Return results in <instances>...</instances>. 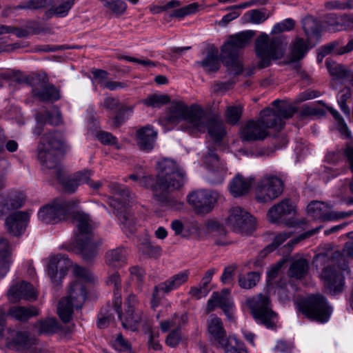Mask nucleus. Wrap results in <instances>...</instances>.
Listing matches in <instances>:
<instances>
[{
  "instance_id": "nucleus-23",
  "label": "nucleus",
  "mask_w": 353,
  "mask_h": 353,
  "mask_svg": "<svg viewBox=\"0 0 353 353\" xmlns=\"http://www.w3.org/2000/svg\"><path fill=\"white\" fill-rule=\"evenodd\" d=\"M8 334L5 344L10 349L24 350L34 343V339L27 332L16 331L9 328Z\"/></svg>"
},
{
  "instance_id": "nucleus-33",
  "label": "nucleus",
  "mask_w": 353,
  "mask_h": 353,
  "mask_svg": "<svg viewBox=\"0 0 353 353\" xmlns=\"http://www.w3.org/2000/svg\"><path fill=\"white\" fill-rule=\"evenodd\" d=\"M309 270L308 261L302 257L292 259L289 268L288 274L290 277L301 279L304 278Z\"/></svg>"
},
{
  "instance_id": "nucleus-32",
  "label": "nucleus",
  "mask_w": 353,
  "mask_h": 353,
  "mask_svg": "<svg viewBox=\"0 0 353 353\" xmlns=\"http://www.w3.org/2000/svg\"><path fill=\"white\" fill-rule=\"evenodd\" d=\"M10 245L7 239L0 238V277H3L9 271L11 263Z\"/></svg>"
},
{
  "instance_id": "nucleus-47",
  "label": "nucleus",
  "mask_w": 353,
  "mask_h": 353,
  "mask_svg": "<svg viewBox=\"0 0 353 353\" xmlns=\"http://www.w3.org/2000/svg\"><path fill=\"white\" fill-rule=\"evenodd\" d=\"M133 106H122L121 107L117 114L111 118V125L114 128H119L122 125L126 120L128 119L129 115H127L128 112H132Z\"/></svg>"
},
{
  "instance_id": "nucleus-14",
  "label": "nucleus",
  "mask_w": 353,
  "mask_h": 353,
  "mask_svg": "<svg viewBox=\"0 0 353 353\" xmlns=\"http://www.w3.org/2000/svg\"><path fill=\"white\" fill-rule=\"evenodd\" d=\"M299 310L308 319L321 323L327 322L332 312L325 299L320 294L309 296L299 304Z\"/></svg>"
},
{
  "instance_id": "nucleus-29",
  "label": "nucleus",
  "mask_w": 353,
  "mask_h": 353,
  "mask_svg": "<svg viewBox=\"0 0 353 353\" xmlns=\"http://www.w3.org/2000/svg\"><path fill=\"white\" fill-rule=\"evenodd\" d=\"M323 56L334 52L336 55H343L353 51V37L348 40L346 45H343L342 39H337L324 46L321 48Z\"/></svg>"
},
{
  "instance_id": "nucleus-57",
  "label": "nucleus",
  "mask_w": 353,
  "mask_h": 353,
  "mask_svg": "<svg viewBox=\"0 0 353 353\" xmlns=\"http://www.w3.org/2000/svg\"><path fill=\"white\" fill-rule=\"evenodd\" d=\"M290 236L291 234L289 232H283L275 236L272 243L265 248L264 252H265V253L272 252L276 248L279 246L282 243L290 238Z\"/></svg>"
},
{
  "instance_id": "nucleus-4",
  "label": "nucleus",
  "mask_w": 353,
  "mask_h": 353,
  "mask_svg": "<svg viewBox=\"0 0 353 353\" xmlns=\"http://www.w3.org/2000/svg\"><path fill=\"white\" fill-rule=\"evenodd\" d=\"M73 273L76 279L70 283L67 296L59 301L57 306L58 314L65 323L70 321L74 308L82 307L87 297L85 283L92 281L93 278L88 270L77 265L73 267Z\"/></svg>"
},
{
  "instance_id": "nucleus-19",
  "label": "nucleus",
  "mask_w": 353,
  "mask_h": 353,
  "mask_svg": "<svg viewBox=\"0 0 353 353\" xmlns=\"http://www.w3.org/2000/svg\"><path fill=\"white\" fill-rule=\"evenodd\" d=\"M307 210L308 214L312 218L323 221L339 220L350 217L353 214L352 211L347 212L332 211L331 207L328 204L317 201L310 202Z\"/></svg>"
},
{
  "instance_id": "nucleus-31",
  "label": "nucleus",
  "mask_w": 353,
  "mask_h": 353,
  "mask_svg": "<svg viewBox=\"0 0 353 353\" xmlns=\"http://www.w3.org/2000/svg\"><path fill=\"white\" fill-rule=\"evenodd\" d=\"M74 3V0H54L53 4L50 9L46 12V16L48 19L56 16L57 17H64L72 8Z\"/></svg>"
},
{
  "instance_id": "nucleus-28",
  "label": "nucleus",
  "mask_w": 353,
  "mask_h": 353,
  "mask_svg": "<svg viewBox=\"0 0 353 353\" xmlns=\"http://www.w3.org/2000/svg\"><path fill=\"white\" fill-rule=\"evenodd\" d=\"M189 276V271L184 270L172 275L163 282L160 283L163 292L164 294H169L172 291L177 290L188 281Z\"/></svg>"
},
{
  "instance_id": "nucleus-40",
  "label": "nucleus",
  "mask_w": 353,
  "mask_h": 353,
  "mask_svg": "<svg viewBox=\"0 0 353 353\" xmlns=\"http://www.w3.org/2000/svg\"><path fill=\"white\" fill-rule=\"evenodd\" d=\"M33 94L42 101H53L59 99L58 90L53 85H48L42 88H34Z\"/></svg>"
},
{
  "instance_id": "nucleus-64",
  "label": "nucleus",
  "mask_w": 353,
  "mask_h": 353,
  "mask_svg": "<svg viewBox=\"0 0 353 353\" xmlns=\"http://www.w3.org/2000/svg\"><path fill=\"white\" fill-rule=\"evenodd\" d=\"M180 339V330L175 328L168 334L165 341L168 345L174 347L179 344Z\"/></svg>"
},
{
  "instance_id": "nucleus-21",
  "label": "nucleus",
  "mask_w": 353,
  "mask_h": 353,
  "mask_svg": "<svg viewBox=\"0 0 353 353\" xmlns=\"http://www.w3.org/2000/svg\"><path fill=\"white\" fill-rule=\"evenodd\" d=\"M29 220V213L17 211L6 217L5 225L10 234L18 236L24 232Z\"/></svg>"
},
{
  "instance_id": "nucleus-13",
  "label": "nucleus",
  "mask_w": 353,
  "mask_h": 353,
  "mask_svg": "<svg viewBox=\"0 0 353 353\" xmlns=\"http://www.w3.org/2000/svg\"><path fill=\"white\" fill-rule=\"evenodd\" d=\"M77 204L78 202L76 201L57 199L52 203L40 208L38 218L46 224L57 223L65 219L69 212Z\"/></svg>"
},
{
  "instance_id": "nucleus-18",
  "label": "nucleus",
  "mask_w": 353,
  "mask_h": 353,
  "mask_svg": "<svg viewBox=\"0 0 353 353\" xmlns=\"http://www.w3.org/2000/svg\"><path fill=\"white\" fill-rule=\"evenodd\" d=\"M215 151L216 148L214 146L208 148L204 156V163L210 171L208 180L213 184H219L224 180L227 168L225 163L220 160Z\"/></svg>"
},
{
  "instance_id": "nucleus-50",
  "label": "nucleus",
  "mask_w": 353,
  "mask_h": 353,
  "mask_svg": "<svg viewBox=\"0 0 353 353\" xmlns=\"http://www.w3.org/2000/svg\"><path fill=\"white\" fill-rule=\"evenodd\" d=\"M57 178L61 184L63 190L69 193H73L76 191L78 186L79 185L78 182L76 181L74 174L72 176L62 177L59 172L57 173Z\"/></svg>"
},
{
  "instance_id": "nucleus-9",
  "label": "nucleus",
  "mask_w": 353,
  "mask_h": 353,
  "mask_svg": "<svg viewBox=\"0 0 353 353\" xmlns=\"http://www.w3.org/2000/svg\"><path fill=\"white\" fill-rule=\"evenodd\" d=\"M109 188L112 194V196L109 198V204L114 209L122 230L126 235L133 234L137 230V223L127 208L131 196L129 190L118 183H110Z\"/></svg>"
},
{
  "instance_id": "nucleus-36",
  "label": "nucleus",
  "mask_w": 353,
  "mask_h": 353,
  "mask_svg": "<svg viewBox=\"0 0 353 353\" xmlns=\"http://www.w3.org/2000/svg\"><path fill=\"white\" fill-rule=\"evenodd\" d=\"M303 29L307 41L315 39L319 40L321 36V27L318 21L312 17H306L302 20Z\"/></svg>"
},
{
  "instance_id": "nucleus-54",
  "label": "nucleus",
  "mask_w": 353,
  "mask_h": 353,
  "mask_svg": "<svg viewBox=\"0 0 353 353\" xmlns=\"http://www.w3.org/2000/svg\"><path fill=\"white\" fill-rule=\"evenodd\" d=\"M129 179L137 181L140 186L150 188L154 192V178L150 175L140 176L137 174H132Z\"/></svg>"
},
{
  "instance_id": "nucleus-44",
  "label": "nucleus",
  "mask_w": 353,
  "mask_h": 353,
  "mask_svg": "<svg viewBox=\"0 0 353 353\" xmlns=\"http://www.w3.org/2000/svg\"><path fill=\"white\" fill-rule=\"evenodd\" d=\"M36 120L40 124L48 123L51 125H57L61 122V115L59 110L56 108L54 110L53 113L45 111L43 114H37Z\"/></svg>"
},
{
  "instance_id": "nucleus-34",
  "label": "nucleus",
  "mask_w": 353,
  "mask_h": 353,
  "mask_svg": "<svg viewBox=\"0 0 353 353\" xmlns=\"http://www.w3.org/2000/svg\"><path fill=\"white\" fill-rule=\"evenodd\" d=\"M196 64L203 68L206 73L211 74L217 72L221 63L218 59V52L216 50H210L205 58L201 61H196Z\"/></svg>"
},
{
  "instance_id": "nucleus-45",
  "label": "nucleus",
  "mask_w": 353,
  "mask_h": 353,
  "mask_svg": "<svg viewBox=\"0 0 353 353\" xmlns=\"http://www.w3.org/2000/svg\"><path fill=\"white\" fill-rule=\"evenodd\" d=\"M352 90L348 87H345L341 90L337 94V102L341 111L347 117L350 115V109L347 105V102L352 99Z\"/></svg>"
},
{
  "instance_id": "nucleus-41",
  "label": "nucleus",
  "mask_w": 353,
  "mask_h": 353,
  "mask_svg": "<svg viewBox=\"0 0 353 353\" xmlns=\"http://www.w3.org/2000/svg\"><path fill=\"white\" fill-rule=\"evenodd\" d=\"M308 50L309 46L303 39L296 38L291 46V61H296L303 59Z\"/></svg>"
},
{
  "instance_id": "nucleus-16",
  "label": "nucleus",
  "mask_w": 353,
  "mask_h": 353,
  "mask_svg": "<svg viewBox=\"0 0 353 353\" xmlns=\"http://www.w3.org/2000/svg\"><path fill=\"white\" fill-rule=\"evenodd\" d=\"M219 197V194L215 191L201 190L190 194L188 202L196 214H205L212 210Z\"/></svg>"
},
{
  "instance_id": "nucleus-37",
  "label": "nucleus",
  "mask_w": 353,
  "mask_h": 353,
  "mask_svg": "<svg viewBox=\"0 0 353 353\" xmlns=\"http://www.w3.org/2000/svg\"><path fill=\"white\" fill-rule=\"evenodd\" d=\"M216 306L220 307L223 311H228V310H233L234 303L230 297L223 298L219 295L218 292H213L210 299L208 301V312H209L214 310Z\"/></svg>"
},
{
  "instance_id": "nucleus-63",
  "label": "nucleus",
  "mask_w": 353,
  "mask_h": 353,
  "mask_svg": "<svg viewBox=\"0 0 353 353\" xmlns=\"http://www.w3.org/2000/svg\"><path fill=\"white\" fill-rule=\"evenodd\" d=\"M341 158L342 152L341 150L339 148L328 151L325 157V161L330 163H336Z\"/></svg>"
},
{
  "instance_id": "nucleus-30",
  "label": "nucleus",
  "mask_w": 353,
  "mask_h": 353,
  "mask_svg": "<svg viewBox=\"0 0 353 353\" xmlns=\"http://www.w3.org/2000/svg\"><path fill=\"white\" fill-rule=\"evenodd\" d=\"M252 183L251 178L237 174L230 183V193L235 197L243 196L249 192Z\"/></svg>"
},
{
  "instance_id": "nucleus-15",
  "label": "nucleus",
  "mask_w": 353,
  "mask_h": 353,
  "mask_svg": "<svg viewBox=\"0 0 353 353\" xmlns=\"http://www.w3.org/2000/svg\"><path fill=\"white\" fill-rule=\"evenodd\" d=\"M283 183L274 175L268 174L261 179L255 188V199L262 203L271 202L283 192Z\"/></svg>"
},
{
  "instance_id": "nucleus-53",
  "label": "nucleus",
  "mask_w": 353,
  "mask_h": 353,
  "mask_svg": "<svg viewBox=\"0 0 353 353\" xmlns=\"http://www.w3.org/2000/svg\"><path fill=\"white\" fill-rule=\"evenodd\" d=\"M198 7L199 4L197 3H190L184 7L174 10V12L170 14V17L179 19L183 18L185 16L196 12Z\"/></svg>"
},
{
  "instance_id": "nucleus-60",
  "label": "nucleus",
  "mask_w": 353,
  "mask_h": 353,
  "mask_svg": "<svg viewBox=\"0 0 353 353\" xmlns=\"http://www.w3.org/2000/svg\"><path fill=\"white\" fill-rule=\"evenodd\" d=\"M114 347L120 352L128 351L130 350V345L128 341H126L121 334H119L114 341Z\"/></svg>"
},
{
  "instance_id": "nucleus-8",
  "label": "nucleus",
  "mask_w": 353,
  "mask_h": 353,
  "mask_svg": "<svg viewBox=\"0 0 353 353\" xmlns=\"http://www.w3.org/2000/svg\"><path fill=\"white\" fill-rule=\"evenodd\" d=\"M76 225L74 243L83 260L91 261L98 254L100 242L93 239L92 225L88 214L77 212L74 215Z\"/></svg>"
},
{
  "instance_id": "nucleus-3",
  "label": "nucleus",
  "mask_w": 353,
  "mask_h": 353,
  "mask_svg": "<svg viewBox=\"0 0 353 353\" xmlns=\"http://www.w3.org/2000/svg\"><path fill=\"white\" fill-rule=\"evenodd\" d=\"M273 108H265L261 111L258 121H249L241 130V138L243 141H262L268 135L269 128L280 130L285 125L284 119L293 116L294 108L287 103L275 100Z\"/></svg>"
},
{
  "instance_id": "nucleus-27",
  "label": "nucleus",
  "mask_w": 353,
  "mask_h": 353,
  "mask_svg": "<svg viewBox=\"0 0 353 353\" xmlns=\"http://www.w3.org/2000/svg\"><path fill=\"white\" fill-rule=\"evenodd\" d=\"M325 65L330 75L333 77L330 83L331 87L333 89H336V85L338 81H343L349 79L350 71L346 70L343 65L336 63L330 59H326Z\"/></svg>"
},
{
  "instance_id": "nucleus-20",
  "label": "nucleus",
  "mask_w": 353,
  "mask_h": 353,
  "mask_svg": "<svg viewBox=\"0 0 353 353\" xmlns=\"http://www.w3.org/2000/svg\"><path fill=\"white\" fill-rule=\"evenodd\" d=\"M71 266V261L65 255L50 256L47 265V272L52 282L58 285Z\"/></svg>"
},
{
  "instance_id": "nucleus-1",
  "label": "nucleus",
  "mask_w": 353,
  "mask_h": 353,
  "mask_svg": "<svg viewBox=\"0 0 353 353\" xmlns=\"http://www.w3.org/2000/svg\"><path fill=\"white\" fill-rule=\"evenodd\" d=\"M181 121H183L182 128L191 134L204 132L208 129L214 141H220L225 134L223 121L212 118L201 106H188L183 101H172L167 114L159 119V123L168 130Z\"/></svg>"
},
{
  "instance_id": "nucleus-26",
  "label": "nucleus",
  "mask_w": 353,
  "mask_h": 353,
  "mask_svg": "<svg viewBox=\"0 0 353 353\" xmlns=\"http://www.w3.org/2000/svg\"><path fill=\"white\" fill-rule=\"evenodd\" d=\"M208 331L218 346L225 345L227 340L230 339L226 336L221 319L214 315H212L208 321Z\"/></svg>"
},
{
  "instance_id": "nucleus-24",
  "label": "nucleus",
  "mask_w": 353,
  "mask_h": 353,
  "mask_svg": "<svg viewBox=\"0 0 353 353\" xmlns=\"http://www.w3.org/2000/svg\"><path fill=\"white\" fill-rule=\"evenodd\" d=\"M10 301L15 303L21 299L30 300L37 297L33 286L26 281L13 285L7 293Z\"/></svg>"
},
{
  "instance_id": "nucleus-56",
  "label": "nucleus",
  "mask_w": 353,
  "mask_h": 353,
  "mask_svg": "<svg viewBox=\"0 0 353 353\" xmlns=\"http://www.w3.org/2000/svg\"><path fill=\"white\" fill-rule=\"evenodd\" d=\"M163 294L160 283L154 287L150 300V306L153 310L160 305Z\"/></svg>"
},
{
  "instance_id": "nucleus-48",
  "label": "nucleus",
  "mask_w": 353,
  "mask_h": 353,
  "mask_svg": "<svg viewBox=\"0 0 353 353\" xmlns=\"http://www.w3.org/2000/svg\"><path fill=\"white\" fill-rule=\"evenodd\" d=\"M170 101V97L167 94H149L143 100V103L147 106L159 108Z\"/></svg>"
},
{
  "instance_id": "nucleus-52",
  "label": "nucleus",
  "mask_w": 353,
  "mask_h": 353,
  "mask_svg": "<svg viewBox=\"0 0 353 353\" xmlns=\"http://www.w3.org/2000/svg\"><path fill=\"white\" fill-rule=\"evenodd\" d=\"M105 7L110 10L113 14L119 16L125 12L127 5L122 0H111L105 2Z\"/></svg>"
},
{
  "instance_id": "nucleus-6",
  "label": "nucleus",
  "mask_w": 353,
  "mask_h": 353,
  "mask_svg": "<svg viewBox=\"0 0 353 353\" xmlns=\"http://www.w3.org/2000/svg\"><path fill=\"white\" fill-rule=\"evenodd\" d=\"M252 30L241 32L230 36L222 47V61L231 74L236 75L243 72V65L239 59L240 50L244 48L254 37ZM255 66L245 68L243 72L245 76H251L254 73Z\"/></svg>"
},
{
  "instance_id": "nucleus-62",
  "label": "nucleus",
  "mask_w": 353,
  "mask_h": 353,
  "mask_svg": "<svg viewBox=\"0 0 353 353\" xmlns=\"http://www.w3.org/2000/svg\"><path fill=\"white\" fill-rule=\"evenodd\" d=\"M321 95V92L318 90H307L300 93L296 99L297 102H303L307 100L315 99Z\"/></svg>"
},
{
  "instance_id": "nucleus-43",
  "label": "nucleus",
  "mask_w": 353,
  "mask_h": 353,
  "mask_svg": "<svg viewBox=\"0 0 353 353\" xmlns=\"http://www.w3.org/2000/svg\"><path fill=\"white\" fill-rule=\"evenodd\" d=\"M34 327L39 334H52L59 329V324L55 319L50 318L38 321Z\"/></svg>"
},
{
  "instance_id": "nucleus-5",
  "label": "nucleus",
  "mask_w": 353,
  "mask_h": 353,
  "mask_svg": "<svg viewBox=\"0 0 353 353\" xmlns=\"http://www.w3.org/2000/svg\"><path fill=\"white\" fill-rule=\"evenodd\" d=\"M344 256L353 258V240L345 243L342 253L334 252L332 257L333 264L328 265L322 271L321 278L324 281L325 288L333 295L342 292L344 285L343 272H349Z\"/></svg>"
},
{
  "instance_id": "nucleus-17",
  "label": "nucleus",
  "mask_w": 353,
  "mask_h": 353,
  "mask_svg": "<svg viewBox=\"0 0 353 353\" xmlns=\"http://www.w3.org/2000/svg\"><path fill=\"white\" fill-rule=\"evenodd\" d=\"M227 224L236 232L248 233L254 227L252 216L241 207H234L230 211Z\"/></svg>"
},
{
  "instance_id": "nucleus-49",
  "label": "nucleus",
  "mask_w": 353,
  "mask_h": 353,
  "mask_svg": "<svg viewBox=\"0 0 353 353\" xmlns=\"http://www.w3.org/2000/svg\"><path fill=\"white\" fill-rule=\"evenodd\" d=\"M242 112L243 106L241 104L228 107L225 112L227 122L232 125L236 124L241 117Z\"/></svg>"
},
{
  "instance_id": "nucleus-7",
  "label": "nucleus",
  "mask_w": 353,
  "mask_h": 353,
  "mask_svg": "<svg viewBox=\"0 0 353 353\" xmlns=\"http://www.w3.org/2000/svg\"><path fill=\"white\" fill-rule=\"evenodd\" d=\"M109 285L114 286L113 301L114 307L118 314L119 318L121 321L122 325L125 329H130L136 331L139 323L142 321L143 313L141 310L138 308V301L134 294H130L125 301L126 307L125 314L123 315L121 311V282L118 273H114L107 280Z\"/></svg>"
},
{
  "instance_id": "nucleus-2",
  "label": "nucleus",
  "mask_w": 353,
  "mask_h": 353,
  "mask_svg": "<svg viewBox=\"0 0 353 353\" xmlns=\"http://www.w3.org/2000/svg\"><path fill=\"white\" fill-rule=\"evenodd\" d=\"M158 173L154 179V199L159 204L168 209L179 210L183 202L171 193L179 190L183 184L184 173L176 163L169 159H164L157 164Z\"/></svg>"
},
{
  "instance_id": "nucleus-10",
  "label": "nucleus",
  "mask_w": 353,
  "mask_h": 353,
  "mask_svg": "<svg viewBox=\"0 0 353 353\" xmlns=\"http://www.w3.org/2000/svg\"><path fill=\"white\" fill-rule=\"evenodd\" d=\"M288 42L283 36L270 37L265 33L260 34L255 41V52L259 59L258 67L265 68L271 65L272 60L283 57Z\"/></svg>"
},
{
  "instance_id": "nucleus-55",
  "label": "nucleus",
  "mask_w": 353,
  "mask_h": 353,
  "mask_svg": "<svg viewBox=\"0 0 353 353\" xmlns=\"http://www.w3.org/2000/svg\"><path fill=\"white\" fill-rule=\"evenodd\" d=\"M295 26V22L292 19H286L281 21V23H278L272 28V32L276 34L280 33L285 31L292 30Z\"/></svg>"
},
{
  "instance_id": "nucleus-35",
  "label": "nucleus",
  "mask_w": 353,
  "mask_h": 353,
  "mask_svg": "<svg viewBox=\"0 0 353 353\" xmlns=\"http://www.w3.org/2000/svg\"><path fill=\"white\" fill-rule=\"evenodd\" d=\"M126 252L123 248H117L108 251L105 254L106 264L114 268H119L125 263Z\"/></svg>"
},
{
  "instance_id": "nucleus-12",
  "label": "nucleus",
  "mask_w": 353,
  "mask_h": 353,
  "mask_svg": "<svg viewBox=\"0 0 353 353\" xmlns=\"http://www.w3.org/2000/svg\"><path fill=\"white\" fill-rule=\"evenodd\" d=\"M245 305L249 308L256 321L268 328L274 327V319L276 314L272 310L268 296L259 294L254 296L248 297L245 301Z\"/></svg>"
},
{
  "instance_id": "nucleus-61",
  "label": "nucleus",
  "mask_w": 353,
  "mask_h": 353,
  "mask_svg": "<svg viewBox=\"0 0 353 353\" xmlns=\"http://www.w3.org/2000/svg\"><path fill=\"white\" fill-rule=\"evenodd\" d=\"M235 344L237 347L232 345L231 339L230 338L227 340L225 345H220L219 347L224 348L225 353H247V351L241 345H239L236 340Z\"/></svg>"
},
{
  "instance_id": "nucleus-39",
  "label": "nucleus",
  "mask_w": 353,
  "mask_h": 353,
  "mask_svg": "<svg viewBox=\"0 0 353 353\" xmlns=\"http://www.w3.org/2000/svg\"><path fill=\"white\" fill-rule=\"evenodd\" d=\"M8 314L19 321H26L30 318L37 316L38 311L34 307L13 306L10 308Z\"/></svg>"
},
{
  "instance_id": "nucleus-25",
  "label": "nucleus",
  "mask_w": 353,
  "mask_h": 353,
  "mask_svg": "<svg viewBox=\"0 0 353 353\" xmlns=\"http://www.w3.org/2000/svg\"><path fill=\"white\" fill-rule=\"evenodd\" d=\"M295 212V208L289 199H283L273 205L268 211L267 216L271 223H281L287 216L292 215Z\"/></svg>"
},
{
  "instance_id": "nucleus-58",
  "label": "nucleus",
  "mask_w": 353,
  "mask_h": 353,
  "mask_svg": "<svg viewBox=\"0 0 353 353\" xmlns=\"http://www.w3.org/2000/svg\"><path fill=\"white\" fill-rule=\"evenodd\" d=\"M97 137L104 145H116L117 143V138L108 132L100 131L97 133Z\"/></svg>"
},
{
  "instance_id": "nucleus-11",
  "label": "nucleus",
  "mask_w": 353,
  "mask_h": 353,
  "mask_svg": "<svg viewBox=\"0 0 353 353\" xmlns=\"http://www.w3.org/2000/svg\"><path fill=\"white\" fill-rule=\"evenodd\" d=\"M65 145V138L60 132L45 133L37 147V157L42 166L48 169L55 168Z\"/></svg>"
},
{
  "instance_id": "nucleus-51",
  "label": "nucleus",
  "mask_w": 353,
  "mask_h": 353,
  "mask_svg": "<svg viewBox=\"0 0 353 353\" xmlns=\"http://www.w3.org/2000/svg\"><path fill=\"white\" fill-rule=\"evenodd\" d=\"M48 0H29L26 3L19 4L9 9L15 11L22 10H37L46 7L48 5Z\"/></svg>"
},
{
  "instance_id": "nucleus-22",
  "label": "nucleus",
  "mask_w": 353,
  "mask_h": 353,
  "mask_svg": "<svg viewBox=\"0 0 353 353\" xmlns=\"http://www.w3.org/2000/svg\"><path fill=\"white\" fill-rule=\"evenodd\" d=\"M157 132L150 125L139 128L136 131L135 140L139 148L145 152L151 151L155 145Z\"/></svg>"
},
{
  "instance_id": "nucleus-59",
  "label": "nucleus",
  "mask_w": 353,
  "mask_h": 353,
  "mask_svg": "<svg viewBox=\"0 0 353 353\" xmlns=\"http://www.w3.org/2000/svg\"><path fill=\"white\" fill-rule=\"evenodd\" d=\"M245 15L248 17L250 22L257 24L263 23L267 19L265 14L258 10H252L246 13Z\"/></svg>"
},
{
  "instance_id": "nucleus-38",
  "label": "nucleus",
  "mask_w": 353,
  "mask_h": 353,
  "mask_svg": "<svg viewBox=\"0 0 353 353\" xmlns=\"http://www.w3.org/2000/svg\"><path fill=\"white\" fill-rule=\"evenodd\" d=\"M24 203L23 197L17 196L14 198L0 197V217L8 214L11 211L21 208Z\"/></svg>"
},
{
  "instance_id": "nucleus-42",
  "label": "nucleus",
  "mask_w": 353,
  "mask_h": 353,
  "mask_svg": "<svg viewBox=\"0 0 353 353\" xmlns=\"http://www.w3.org/2000/svg\"><path fill=\"white\" fill-rule=\"evenodd\" d=\"M92 174L93 172L91 170L85 169L74 173V176L79 185L81 184L86 183L90 188L93 190H98L101 187L102 183L101 181H92L90 179Z\"/></svg>"
},
{
  "instance_id": "nucleus-46",
  "label": "nucleus",
  "mask_w": 353,
  "mask_h": 353,
  "mask_svg": "<svg viewBox=\"0 0 353 353\" xmlns=\"http://www.w3.org/2000/svg\"><path fill=\"white\" fill-rule=\"evenodd\" d=\"M260 280V274L256 272H250L245 275H240L239 284L244 289H251L254 287Z\"/></svg>"
}]
</instances>
